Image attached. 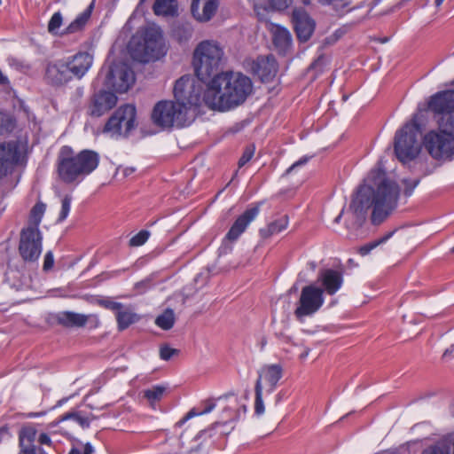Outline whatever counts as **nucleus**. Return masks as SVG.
Listing matches in <instances>:
<instances>
[{
  "label": "nucleus",
  "mask_w": 454,
  "mask_h": 454,
  "mask_svg": "<svg viewBox=\"0 0 454 454\" xmlns=\"http://www.w3.org/2000/svg\"><path fill=\"white\" fill-rule=\"evenodd\" d=\"M367 184H362L353 196L349 205L354 223L348 229H359L366 219L367 210L372 207L371 222L381 224L397 207L399 187L386 177V171L379 161L377 168L369 173Z\"/></svg>",
  "instance_id": "nucleus-1"
},
{
  "label": "nucleus",
  "mask_w": 454,
  "mask_h": 454,
  "mask_svg": "<svg viewBox=\"0 0 454 454\" xmlns=\"http://www.w3.org/2000/svg\"><path fill=\"white\" fill-rule=\"evenodd\" d=\"M252 90V81L247 75L221 72L207 82L203 100L212 110L227 111L243 104Z\"/></svg>",
  "instance_id": "nucleus-2"
},
{
  "label": "nucleus",
  "mask_w": 454,
  "mask_h": 454,
  "mask_svg": "<svg viewBox=\"0 0 454 454\" xmlns=\"http://www.w3.org/2000/svg\"><path fill=\"white\" fill-rule=\"evenodd\" d=\"M423 145L437 160H450L454 156V115L439 121V129L430 130L423 137Z\"/></svg>",
  "instance_id": "nucleus-3"
},
{
  "label": "nucleus",
  "mask_w": 454,
  "mask_h": 454,
  "mask_svg": "<svg viewBox=\"0 0 454 454\" xmlns=\"http://www.w3.org/2000/svg\"><path fill=\"white\" fill-rule=\"evenodd\" d=\"M421 133L419 114H414L411 121H407L395 132L394 151L397 159L406 163L413 160L420 153V145L418 137Z\"/></svg>",
  "instance_id": "nucleus-4"
},
{
  "label": "nucleus",
  "mask_w": 454,
  "mask_h": 454,
  "mask_svg": "<svg viewBox=\"0 0 454 454\" xmlns=\"http://www.w3.org/2000/svg\"><path fill=\"white\" fill-rule=\"evenodd\" d=\"M223 51L213 41H203L198 44L193 54L195 74L200 80H207L219 73Z\"/></svg>",
  "instance_id": "nucleus-5"
},
{
  "label": "nucleus",
  "mask_w": 454,
  "mask_h": 454,
  "mask_svg": "<svg viewBox=\"0 0 454 454\" xmlns=\"http://www.w3.org/2000/svg\"><path fill=\"white\" fill-rule=\"evenodd\" d=\"M21 161L19 141L0 143V186L4 192H10L20 182V176H13V172Z\"/></svg>",
  "instance_id": "nucleus-6"
},
{
  "label": "nucleus",
  "mask_w": 454,
  "mask_h": 454,
  "mask_svg": "<svg viewBox=\"0 0 454 454\" xmlns=\"http://www.w3.org/2000/svg\"><path fill=\"white\" fill-rule=\"evenodd\" d=\"M151 120L155 126L162 129L183 128L191 122L185 107L172 100L156 103L151 114Z\"/></svg>",
  "instance_id": "nucleus-7"
},
{
  "label": "nucleus",
  "mask_w": 454,
  "mask_h": 454,
  "mask_svg": "<svg viewBox=\"0 0 454 454\" xmlns=\"http://www.w3.org/2000/svg\"><path fill=\"white\" fill-rule=\"evenodd\" d=\"M166 51L162 31L154 26L145 28L143 43H137L135 47L130 45L132 58L143 63L159 59L166 54Z\"/></svg>",
  "instance_id": "nucleus-8"
},
{
  "label": "nucleus",
  "mask_w": 454,
  "mask_h": 454,
  "mask_svg": "<svg viewBox=\"0 0 454 454\" xmlns=\"http://www.w3.org/2000/svg\"><path fill=\"white\" fill-rule=\"evenodd\" d=\"M207 80L194 79L189 75L180 77L175 82L173 93L176 102L185 107L186 113L194 107L200 106L203 100L207 87Z\"/></svg>",
  "instance_id": "nucleus-9"
},
{
  "label": "nucleus",
  "mask_w": 454,
  "mask_h": 454,
  "mask_svg": "<svg viewBox=\"0 0 454 454\" xmlns=\"http://www.w3.org/2000/svg\"><path fill=\"white\" fill-rule=\"evenodd\" d=\"M282 377L283 367L278 364H266L260 369L254 386V412L256 415H262L264 412L262 389H265L268 394L272 393Z\"/></svg>",
  "instance_id": "nucleus-10"
},
{
  "label": "nucleus",
  "mask_w": 454,
  "mask_h": 454,
  "mask_svg": "<svg viewBox=\"0 0 454 454\" xmlns=\"http://www.w3.org/2000/svg\"><path fill=\"white\" fill-rule=\"evenodd\" d=\"M19 254L26 263L37 262L43 250V236L36 226H27L20 231Z\"/></svg>",
  "instance_id": "nucleus-11"
},
{
  "label": "nucleus",
  "mask_w": 454,
  "mask_h": 454,
  "mask_svg": "<svg viewBox=\"0 0 454 454\" xmlns=\"http://www.w3.org/2000/svg\"><path fill=\"white\" fill-rule=\"evenodd\" d=\"M324 301V290L315 285H308L301 291L294 314L299 321H302L317 312Z\"/></svg>",
  "instance_id": "nucleus-12"
},
{
  "label": "nucleus",
  "mask_w": 454,
  "mask_h": 454,
  "mask_svg": "<svg viewBox=\"0 0 454 454\" xmlns=\"http://www.w3.org/2000/svg\"><path fill=\"white\" fill-rule=\"evenodd\" d=\"M136 107L132 105L120 106L106 121L104 132L113 136L127 137L136 127Z\"/></svg>",
  "instance_id": "nucleus-13"
},
{
  "label": "nucleus",
  "mask_w": 454,
  "mask_h": 454,
  "mask_svg": "<svg viewBox=\"0 0 454 454\" xmlns=\"http://www.w3.org/2000/svg\"><path fill=\"white\" fill-rule=\"evenodd\" d=\"M57 172L66 184H72L84 177L74 158L72 147L64 145L60 148L57 157Z\"/></svg>",
  "instance_id": "nucleus-14"
},
{
  "label": "nucleus",
  "mask_w": 454,
  "mask_h": 454,
  "mask_svg": "<svg viewBox=\"0 0 454 454\" xmlns=\"http://www.w3.org/2000/svg\"><path fill=\"white\" fill-rule=\"evenodd\" d=\"M57 172L66 184H72L84 177L74 158L72 147L64 145L60 148L57 157Z\"/></svg>",
  "instance_id": "nucleus-15"
},
{
  "label": "nucleus",
  "mask_w": 454,
  "mask_h": 454,
  "mask_svg": "<svg viewBox=\"0 0 454 454\" xmlns=\"http://www.w3.org/2000/svg\"><path fill=\"white\" fill-rule=\"evenodd\" d=\"M107 78L120 93L127 92L135 82L134 72L125 64L111 67Z\"/></svg>",
  "instance_id": "nucleus-16"
},
{
  "label": "nucleus",
  "mask_w": 454,
  "mask_h": 454,
  "mask_svg": "<svg viewBox=\"0 0 454 454\" xmlns=\"http://www.w3.org/2000/svg\"><path fill=\"white\" fill-rule=\"evenodd\" d=\"M427 106L434 114L442 115L440 121L454 115V90L437 92L430 98Z\"/></svg>",
  "instance_id": "nucleus-17"
},
{
  "label": "nucleus",
  "mask_w": 454,
  "mask_h": 454,
  "mask_svg": "<svg viewBox=\"0 0 454 454\" xmlns=\"http://www.w3.org/2000/svg\"><path fill=\"white\" fill-rule=\"evenodd\" d=\"M73 79L65 59L50 62L45 69V80L52 86H62Z\"/></svg>",
  "instance_id": "nucleus-18"
},
{
  "label": "nucleus",
  "mask_w": 454,
  "mask_h": 454,
  "mask_svg": "<svg viewBox=\"0 0 454 454\" xmlns=\"http://www.w3.org/2000/svg\"><path fill=\"white\" fill-rule=\"evenodd\" d=\"M292 20L298 40L302 43L309 41L316 27L314 20L303 9L294 10Z\"/></svg>",
  "instance_id": "nucleus-19"
},
{
  "label": "nucleus",
  "mask_w": 454,
  "mask_h": 454,
  "mask_svg": "<svg viewBox=\"0 0 454 454\" xmlns=\"http://www.w3.org/2000/svg\"><path fill=\"white\" fill-rule=\"evenodd\" d=\"M117 103L114 93L100 90L95 93L89 106V114L93 117H100L114 108Z\"/></svg>",
  "instance_id": "nucleus-20"
},
{
  "label": "nucleus",
  "mask_w": 454,
  "mask_h": 454,
  "mask_svg": "<svg viewBox=\"0 0 454 454\" xmlns=\"http://www.w3.org/2000/svg\"><path fill=\"white\" fill-rule=\"evenodd\" d=\"M73 77L82 79L93 63V55L88 51H78L65 59Z\"/></svg>",
  "instance_id": "nucleus-21"
},
{
  "label": "nucleus",
  "mask_w": 454,
  "mask_h": 454,
  "mask_svg": "<svg viewBox=\"0 0 454 454\" xmlns=\"http://www.w3.org/2000/svg\"><path fill=\"white\" fill-rule=\"evenodd\" d=\"M220 5V0H192L191 12L200 22H207L215 15Z\"/></svg>",
  "instance_id": "nucleus-22"
},
{
  "label": "nucleus",
  "mask_w": 454,
  "mask_h": 454,
  "mask_svg": "<svg viewBox=\"0 0 454 454\" xmlns=\"http://www.w3.org/2000/svg\"><path fill=\"white\" fill-rule=\"evenodd\" d=\"M259 214V207H253L247 208L242 215H240L233 223L229 231L225 236V239L233 242L236 241L239 236L246 231L248 224Z\"/></svg>",
  "instance_id": "nucleus-23"
},
{
  "label": "nucleus",
  "mask_w": 454,
  "mask_h": 454,
  "mask_svg": "<svg viewBox=\"0 0 454 454\" xmlns=\"http://www.w3.org/2000/svg\"><path fill=\"white\" fill-rule=\"evenodd\" d=\"M253 71L263 82H270L278 72V64L272 56L258 57L253 63Z\"/></svg>",
  "instance_id": "nucleus-24"
},
{
  "label": "nucleus",
  "mask_w": 454,
  "mask_h": 454,
  "mask_svg": "<svg viewBox=\"0 0 454 454\" xmlns=\"http://www.w3.org/2000/svg\"><path fill=\"white\" fill-rule=\"evenodd\" d=\"M74 158L83 176L92 173L99 164V154L93 150L85 149L78 153L74 152Z\"/></svg>",
  "instance_id": "nucleus-25"
},
{
  "label": "nucleus",
  "mask_w": 454,
  "mask_h": 454,
  "mask_svg": "<svg viewBox=\"0 0 454 454\" xmlns=\"http://www.w3.org/2000/svg\"><path fill=\"white\" fill-rule=\"evenodd\" d=\"M318 280L322 283L324 292L333 295L342 286L343 278L340 271L332 269L322 270Z\"/></svg>",
  "instance_id": "nucleus-26"
},
{
  "label": "nucleus",
  "mask_w": 454,
  "mask_h": 454,
  "mask_svg": "<svg viewBox=\"0 0 454 454\" xmlns=\"http://www.w3.org/2000/svg\"><path fill=\"white\" fill-rule=\"evenodd\" d=\"M272 42L279 54H286L292 47V35L290 32L278 25L271 28Z\"/></svg>",
  "instance_id": "nucleus-27"
},
{
  "label": "nucleus",
  "mask_w": 454,
  "mask_h": 454,
  "mask_svg": "<svg viewBox=\"0 0 454 454\" xmlns=\"http://www.w3.org/2000/svg\"><path fill=\"white\" fill-rule=\"evenodd\" d=\"M420 454H454V432L447 434L434 443L427 445Z\"/></svg>",
  "instance_id": "nucleus-28"
},
{
  "label": "nucleus",
  "mask_w": 454,
  "mask_h": 454,
  "mask_svg": "<svg viewBox=\"0 0 454 454\" xmlns=\"http://www.w3.org/2000/svg\"><path fill=\"white\" fill-rule=\"evenodd\" d=\"M90 317L73 311H61L56 315L55 319L59 325L67 328H73L83 327Z\"/></svg>",
  "instance_id": "nucleus-29"
},
{
  "label": "nucleus",
  "mask_w": 454,
  "mask_h": 454,
  "mask_svg": "<svg viewBox=\"0 0 454 454\" xmlns=\"http://www.w3.org/2000/svg\"><path fill=\"white\" fill-rule=\"evenodd\" d=\"M153 11L157 16L174 17L177 15L178 4L176 0H156Z\"/></svg>",
  "instance_id": "nucleus-30"
},
{
  "label": "nucleus",
  "mask_w": 454,
  "mask_h": 454,
  "mask_svg": "<svg viewBox=\"0 0 454 454\" xmlns=\"http://www.w3.org/2000/svg\"><path fill=\"white\" fill-rule=\"evenodd\" d=\"M287 225L288 216L285 215L280 218L270 223L265 228L260 229V235L263 239H269L270 237L286 230Z\"/></svg>",
  "instance_id": "nucleus-31"
},
{
  "label": "nucleus",
  "mask_w": 454,
  "mask_h": 454,
  "mask_svg": "<svg viewBox=\"0 0 454 454\" xmlns=\"http://www.w3.org/2000/svg\"><path fill=\"white\" fill-rule=\"evenodd\" d=\"M94 4L91 3L82 13H80L74 21L66 28L63 34H73L82 30L91 16Z\"/></svg>",
  "instance_id": "nucleus-32"
},
{
  "label": "nucleus",
  "mask_w": 454,
  "mask_h": 454,
  "mask_svg": "<svg viewBox=\"0 0 454 454\" xmlns=\"http://www.w3.org/2000/svg\"><path fill=\"white\" fill-rule=\"evenodd\" d=\"M116 321L118 329L123 331L127 329L132 324L137 322L140 317L134 313L131 309H121L116 312Z\"/></svg>",
  "instance_id": "nucleus-33"
},
{
  "label": "nucleus",
  "mask_w": 454,
  "mask_h": 454,
  "mask_svg": "<svg viewBox=\"0 0 454 454\" xmlns=\"http://www.w3.org/2000/svg\"><path fill=\"white\" fill-rule=\"evenodd\" d=\"M37 431L31 426L23 427L19 433L20 448L33 445L36 438Z\"/></svg>",
  "instance_id": "nucleus-34"
},
{
  "label": "nucleus",
  "mask_w": 454,
  "mask_h": 454,
  "mask_svg": "<svg viewBox=\"0 0 454 454\" xmlns=\"http://www.w3.org/2000/svg\"><path fill=\"white\" fill-rule=\"evenodd\" d=\"M155 324L163 330H169L175 324V314L173 309H167L155 319Z\"/></svg>",
  "instance_id": "nucleus-35"
},
{
  "label": "nucleus",
  "mask_w": 454,
  "mask_h": 454,
  "mask_svg": "<svg viewBox=\"0 0 454 454\" xmlns=\"http://www.w3.org/2000/svg\"><path fill=\"white\" fill-rule=\"evenodd\" d=\"M67 419H73L78 423L82 427L88 428L90 425V419L89 417L82 415L81 411H72L61 415L58 422L65 421Z\"/></svg>",
  "instance_id": "nucleus-36"
},
{
  "label": "nucleus",
  "mask_w": 454,
  "mask_h": 454,
  "mask_svg": "<svg viewBox=\"0 0 454 454\" xmlns=\"http://www.w3.org/2000/svg\"><path fill=\"white\" fill-rule=\"evenodd\" d=\"M395 231H389L383 237L362 246L359 248V254L363 256L367 255L372 249L387 242L394 235Z\"/></svg>",
  "instance_id": "nucleus-37"
},
{
  "label": "nucleus",
  "mask_w": 454,
  "mask_h": 454,
  "mask_svg": "<svg viewBox=\"0 0 454 454\" xmlns=\"http://www.w3.org/2000/svg\"><path fill=\"white\" fill-rule=\"evenodd\" d=\"M165 391V387L160 385H155L153 386L151 388L145 389L144 391V397L146 398L151 403H155L162 398Z\"/></svg>",
  "instance_id": "nucleus-38"
},
{
  "label": "nucleus",
  "mask_w": 454,
  "mask_h": 454,
  "mask_svg": "<svg viewBox=\"0 0 454 454\" xmlns=\"http://www.w3.org/2000/svg\"><path fill=\"white\" fill-rule=\"evenodd\" d=\"M15 128V120L10 115L0 111V136L12 132Z\"/></svg>",
  "instance_id": "nucleus-39"
},
{
  "label": "nucleus",
  "mask_w": 454,
  "mask_h": 454,
  "mask_svg": "<svg viewBox=\"0 0 454 454\" xmlns=\"http://www.w3.org/2000/svg\"><path fill=\"white\" fill-rule=\"evenodd\" d=\"M193 29L188 24L178 25L173 30L174 36L181 43L189 40L192 35Z\"/></svg>",
  "instance_id": "nucleus-40"
},
{
  "label": "nucleus",
  "mask_w": 454,
  "mask_h": 454,
  "mask_svg": "<svg viewBox=\"0 0 454 454\" xmlns=\"http://www.w3.org/2000/svg\"><path fill=\"white\" fill-rule=\"evenodd\" d=\"M46 206L43 202H37L31 209L30 212V222L33 223L31 226H36L40 224L43 215L45 212Z\"/></svg>",
  "instance_id": "nucleus-41"
},
{
  "label": "nucleus",
  "mask_w": 454,
  "mask_h": 454,
  "mask_svg": "<svg viewBox=\"0 0 454 454\" xmlns=\"http://www.w3.org/2000/svg\"><path fill=\"white\" fill-rule=\"evenodd\" d=\"M72 196L67 194L61 200V210L58 218V222H63L68 215L71 208Z\"/></svg>",
  "instance_id": "nucleus-42"
},
{
  "label": "nucleus",
  "mask_w": 454,
  "mask_h": 454,
  "mask_svg": "<svg viewBox=\"0 0 454 454\" xmlns=\"http://www.w3.org/2000/svg\"><path fill=\"white\" fill-rule=\"evenodd\" d=\"M62 20H63V18H62V15L59 12H55L49 23H48V31L51 33V34H58V30L59 29V27H61L62 25Z\"/></svg>",
  "instance_id": "nucleus-43"
},
{
  "label": "nucleus",
  "mask_w": 454,
  "mask_h": 454,
  "mask_svg": "<svg viewBox=\"0 0 454 454\" xmlns=\"http://www.w3.org/2000/svg\"><path fill=\"white\" fill-rule=\"evenodd\" d=\"M149 236L150 232L148 231L142 230L129 239V244L130 247L142 246L147 241Z\"/></svg>",
  "instance_id": "nucleus-44"
},
{
  "label": "nucleus",
  "mask_w": 454,
  "mask_h": 454,
  "mask_svg": "<svg viewBox=\"0 0 454 454\" xmlns=\"http://www.w3.org/2000/svg\"><path fill=\"white\" fill-rule=\"evenodd\" d=\"M255 147L254 145H249L246 146L243 151L241 157L239 160V167L242 168L245 166L250 160L253 158L254 154Z\"/></svg>",
  "instance_id": "nucleus-45"
},
{
  "label": "nucleus",
  "mask_w": 454,
  "mask_h": 454,
  "mask_svg": "<svg viewBox=\"0 0 454 454\" xmlns=\"http://www.w3.org/2000/svg\"><path fill=\"white\" fill-rule=\"evenodd\" d=\"M97 304L105 309L115 311V312H117L121 309H123L122 303L111 301L110 299H99L97 301Z\"/></svg>",
  "instance_id": "nucleus-46"
},
{
  "label": "nucleus",
  "mask_w": 454,
  "mask_h": 454,
  "mask_svg": "<svg viewBox=\"0 0 454 454\" xmlns=\"http://www.w3.org/2000/svg\"><path fill=\"white\" fill-rule=\"evenodd\" d=\"M178 353V349L172 348L168 345H163L160 348V357L165 361L169 360L173 356L177 355Z\"/></svg>",
  "instance_id": "nucleus-47"
},
{
  "label": "nucleus",
  "mask_w": 454,
  "mask_h": 454,
  "mask_svg": "<svg viewBox=\"0 0 454 454\" xmlns=\"http://www.w3.org/2000/svg\"><path fill=\"white\" fill-rule=\"evenodd\" d=\"M254 11L260 20H266L269 8L265 5L260 4L253 1Z\"/></svg>",
  "instance_id": "nucleus-48"
},
{
  "label": "nucleus",
  "mask_w": 454,
  "mask_h": 454,
  "mask_svg": "<svg viewBox=\"0 0 454 454\" xmlns=\"http://www.w3.org/2000/svg\"><path fill=\"white\" fill-rule=\"evenodd\" d=\"M153 286V280L150 278L143 279L135 284L134 288L137 290V294H144L148 289H150Z\"/></svg>",
  "instance_id": "nucleus-49"
},
{
  "label": "nucleus",
  "mask_w": 454,
  "mask_h": 454,
  "mask_svg": "<svg viewBox=\"0 0 454 454\" xmlns=\"http://www.w3.org/2000/svg\"><path fill=\"white\" fill-rule=\"evenodd\" d=\"M403 184H404V194L406 196H411L413 190L416 188V186L419 184L420 179H403Z\"/></svg>",
  "instance_id": "nucleus-50"
},
{
  "label": "nucleus",
  "mask_w": 454,
  "mask_h": 454,
  "mask_svg": "<svg viewBox=\"0 0 454 454\" xmlns=\"http://www.w3.org/2000/svg\"><path fill=\"white\" fill-rule=\"evenodd\" d=\"M19 454H45L42 448H37L35 444L20 448Z\"/></svg>",
  "instance_id": "nucleus-51"
},
{
  "label": "nucleus",
  "mask_w": 454,
  "mask_h": 454,
  "mask_svg": "<svg viewBox=\"0 0 454 454\" xmlns=\"http://www.w3.org/2000/svg\"><path fill=\"white\" fill-rule=\"evenodd\" d=\"M270 7L275 10L282 11L288 7L291 0H268Z\"/></svg>",
  "instance_id": "nucleus-52"
},
{
  "label": "nucleus",
  "mask_w": 454,
  "mask_h": 454,
  "mask_svg": "<svg viewBox=\"0 0 454 454\" xmlns=\"http://www.w3.org/2000/svg\"><path fill=\"white\" fill-rule=\"evenodd\" d=\"M54 265V256L51 251H48L44 255L43 270L48 271L52 269Z\"/></svg>",
  "instance_id": "nucleus-53"
},
{
  "label": "nucleus",
  "mask_w": 454,
  "mask_h": 454,
  "mask_svg": "<svg viewBox=\"0 0 454 454\" xmlns=\"http://www.w3.org/2000/svg\"><path fill=\"white\" fill-rule=\"evenodd\" d=\"M93 453H94V448L92 447V445L90 442H87L84 445V449H83L82 452L79 449L74 447L71 449V450L69 451L68 454H93Z\"/></svg>",
  "instance_id": "nucleus-54"
},
{
  "label": "nucleus",
  "mask_w": 454,
  "mask_h": 454,
  "mask_svg": "<svg viewBox=\"0 0 454 454\" xmlns=\"http://www.w3.org/2000/svg\"><path fill=\"white\" fill-rule=\"evenodd\" d=\"M309 158L308 156L301 157L299 160L295 161L293 165H291L286 171V175L290 174L294 169L298 167L305 165L309 161Z\"/></svg>",
  "instance_id": "nucleus-55"
},
{
  "label": "nucleus",
  "mask_w": 454,
  "mask_h": 454,
  "mask_svg": "<svg viewBox=\"0 0 454 454\" xmlns=\"http://www.w3.org/2000/svg\"><path fill=\"white\" fill-rule=\"evenodd\" d=\"M203 406L204 408L201 411H200V414H207L212 411L215 407V403L214 400H206L203 403Z\"/></svg>",
  "instance_id": "nucleus-56"
},
{
  "label": "nucleus",
  "mask_w": 454,
  "mask_h": 454,
  "mask_svg": "<svg viewBox=\"0 0 454 454\" xmlns=\"http://www.w3.org/2000/svg\"><path fill=\"white\" fill-rule=\"evenodd\" d=\"M11 434L9 427L7 425L0 427V442H2L4 439L9 438Z\"/></svg>",
  "instance_id": "nucleus-57"
},
{
  "label": "nucleus",
  "mask_w": 454,
  "mask_h": 454,
  "mask_svg": "<svg viewBox=\"0 0 454 454\" xmlns=\"http://www.w3.org/2000/svg\"><path fill=\"white\" fill-rule=\"evenodd\" d=\"M197 415H200V411L196 412L195 410L192 409L181 420L177 422V425L182 426L184 423H185L186 420Z\"/></svg>",
  "instance_id": "nucleus-58"
},
{
  "label": "nucleus",
  "mask_w": 454,
  "mask_h": 454,
  "mask_svg": "<svg viewBox=\"0 0 454 454\" xmlns=\"http://www.w3.org/2000/svg\"><path fill=\"white\" fill-rule=\"evenodd\" d=\"M38 442H40V444H45L49 446L51 445V440L50 436L45 433H42L39 435Z\"/></svg>",
  "instance_id": "nucleus-59"
},
{
  "label": "nucleus",
  "mask_w": 454,
  "mask_h": 454,
  "mask_svg": "<svg viewBox=\"0 0 454 454\" xmlns=\"http://www.w3.org/2000/svg\"><path fill=\"white\" fill-rule=\"evenodd\" d=\"M443 357H448V356H454V344L451 345L450 348H448L443 355H442Z\"/></svg>",
  "instance_id": "nucleus-60"
},
{
  "label": "nucleus",
  "mask_w": 454,
  "mask_h": 454,
  "mask_svg": "<svg viewBox=\"0 0 454 454\" xmlns=\"http://www.w3.org/2000/svg\"><path fill=\"white\" fill-rule=\"evenodd\" d=\"M135 171H136L135 168L128 167L123 169V174H124V176H129L132 175Z\"/></svg>",
  "instance_id": "nucleus-61"
},
{
  "label": "nucleus",
  "mask_w": 454,
  "mask_h": 454,
  "mask_svg": "<svg viewBox=\"0 0 454 454\" xmlns=\"http://www.w3.org/2000/svg\"><path fill=\"white\" fill-rule=\"evenodd\" d=\"M45 412H30L27 414V418H36L43 416Z\"/></svg>",
  "instance_id": "nucleus-62"
},
{
  "label": "nucleus",
  "mask_w": 454,
  "mask_h": 454,
  "mask_svg": "<svg viewBox=\"0 0 454 454\" xmlns=\"http://www.w3.org/2000/svg\"><path fill=\"white\" fill-rule=\"evenodd\" d=\"M308 266L309 267V269H310L311 270H313V271H314V270H316V268H317V263H316L315 262H309L308 263Z\"/></svg>",
  "instance_id": "nucleus-63"
},
{
  "label": "nucleus",
  "mask_w": 454,
  "mask_h": 454,
  "mask_svg": "<svg viewBox=\"0 0 454 454\" xmlns=\"http://www.w3.org/2000/svg\"><path fill=\"white\" fill-rule=\"evenodd\" d=\"M343 212H344V209H342L341 212L339 214V215L334 219V223H340V221L342 217Z\"/></svg>",
  "instance_id": "nucleus-64"
}]
</instances>
